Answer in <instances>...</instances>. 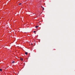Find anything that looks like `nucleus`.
Masks as SVG:
<instances>
[{
    "label": "nucleus",
    "instance_id": "obj_8",
    "mask_svg": "<svg viewBox=\"0 0 75 75\" xmlns=\"http://www.w3.org/2000/svg\"><path fill=\"white\" fill-rule=\"evenodd\" d=\"M43 10H44V8H43Z\"/></svg>",
    "mask_w": 75,
    "mask_h": 75
},
{
    "label": "nucleus",
    "instance_id": "obj_10",
    "mask_svg": "<svg viewBox=\"0 0 75 75\" xmlns=\"http://www.w3.org/2000/svg\"><path fill=\"white\" fill-rule=\"evenodd\" d=\"M42 8H43V7H42Z\"/></svg>",
    "mask_w": 75,
    "mask_h": 75
},
{
    "label": "nucleus",
    "instance_id": "obj_5",
    "mask_svg": "<svg viewBox=\"0 0 75 75\" xmlns=\"http://www.w3.org/2000/svg\"><path fill=\"white\" fill-rule=\"evenodd\" d=\"M0 71H2V69H0Z\"/></svg>",
    "mask_w": 75,
    "mask_h": 75
},
{
    "label": "nucleus",
    "instance_id": "obj_1",
    "mask_svg": "<svg viewBox=\"0 0 75 75\" xmlns=\"http://www.w3.org/2000/svg\"><path fill=\"white\" fill-rule=\"evenodd\" d=\"M25 54H26V55H27V54H28V52H25Z\"/></svg>",
    "mask_w": 75,
    "mask_h": 75
},
{
    "label": "nucleus",
    "instance_id": "obj_7",
    "mask_svg": "<svg viewBox=\"0 0 75 75\" xmlns=\"http://www.w3.org/2000/svg\"><path fill=\"white\" fill-rule=\"evenodd\" d=\"M36 31H33V33H35Z\"/></svg>",
    "mask_w": 75,
    "mask_h": 75
},
{
    "label": "nucleus",
    "instance_id": "obj_6",
    "mask_svg": "<svg viewBox=\"0 0 75 75\" xmlns=\"http://www.w3.org/2000/svg\"><path fill=\"white\" fill-rule=\"evenodd\" d=\"M21 3H20L19 4V6H20V5H21Z\"/></svg>",
    "mask_w": 75,
    "mask_h": 75
},
{
    "label": "nucleus",
    "instance_id": "obj_2",
    "mask_svg": "<svg viewBox=\"0 0 75 75\" xmlns=\"http://www.w3.org/2000/svg\"><path fill=\"white\" fill-rule=\"evenodd\" d=\"M12 63L13 64H14V63H15V62L14 61H12Z\"/></svg>",
    "mask_w": 75,
    "mask_h": 75
},
{
    "label": "nucleus",
    "instance_id": "obj_9",
    "mask_svg": "<svg viewBox=\"0 0 75 75\" xmlns=\"http://www.w3.org/2000/svg\"><path fill=\"white\" fill-rule=\"evenodd\" d=\"M31 45H33V44L32 43H31Z\"/></svg>",
    "mask_w": 75,
    "mask_h": 75
},
{
    "label": "nucleus",
    "instance_id": "obj_4",
    "mask_svg": "<svg viewBox=\"0 0 75 75\" xmlns=\"http://www.w3.org/2000/svg\"><path fill=\"white\" fill-rule=\"evenodd\" d=\"M21 61H23V59L22 58H21Z\"/></svg>",
    "mask_w": 75,
    "mask_h": 75
},
{
    "label": "nucleus",
    "instance_id": "obj_3",
    "mask_svg": "<svg viewBox=\"0 0 75 75\" xmlns=\"http://www.w3.org/2000/svg\"><path fill=\"white\" fill-rule=\"evenodd\" d=\"M39 27V26H35V28H38V27Z\"/></svg>",
    "mask_w": 75,
    "mask_h": 75
}]
</instances>
